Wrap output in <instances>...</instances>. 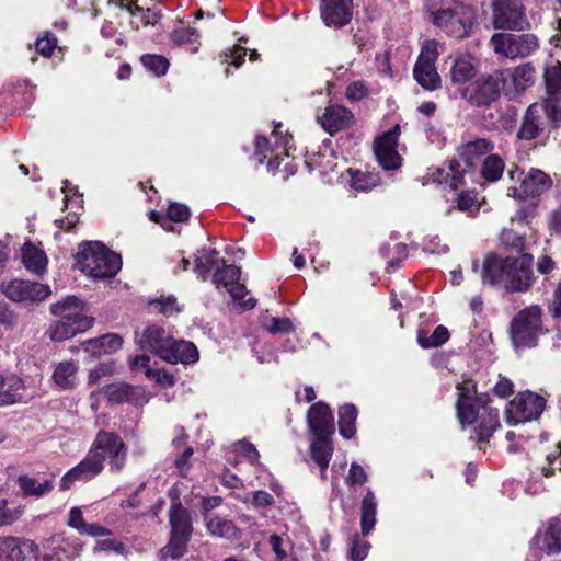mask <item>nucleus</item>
Wrapping results in <instances>:
<instances>
[{"instance_id":"nucleus-34","label":"nucleus","mask_w":561,"mask_h":561,"mask_svg":"<svg viewBox=\"0 0 561 561\" xmlns=\"http://www.w3.org/2000/svg\"><path fill=\"white\" fill-rule=\"evenodd\" d=\"M22 262L25 268L33 274L42 275L46 272L47 256L45 252L31 243L22 248Z\"/></svg>"},{"instance_id":"nucleus-21","label":"nucleus","mask_w":561,"mask_h":561,"mask_svg":"<svg viewBox=\"0 0 561 561\" xmlns=\"http://www.w3.org/2000/svg\"><path fill=\"white\" fill-rule=\"evenodd\" d=\"M26 548L34 554L38 552V546L31 540L14 536H1L0 561H26Z\"/></svg>"},{"instance_id":"nucleus-44","label":"nucleus","mask_w":561,"mask_h":561,"mask_svg":"<svg viewBox=\"0 0 561 561\" xmlns=\"http://www.w3.org/2000/svg\"><path fill=\"white\" fill-rule=\"evenodd\" d=\"M135 388L127 383H114L104 387L103 393L112 403L129 402L135 397Z\"/></svg>"},{"instance_id":"nucleus-40","label":"nucleus","mask_w":561,"mask_h":561,"mask_svg":"<svg viewBox=\"0 0 561 561\" xmlns=\"http://www.w3.org/2000/svg\"><path fill=\"white\" fill-rule=\"evenodd\" d=\"M535 468L546 478L552 477L557 470L561 471V444H557L543 459L537 460Z\"/></svg>"},{"instance_id":"nucleus-11","label":"nucleus","mask_w":561,"mask_h":561,"mask_svg":"<svg viewBox=\"0 0 561 561\" xmlns=\"http://www.w3.org/2000/svg\"><path fill=\"white\" fill-rule=\"evenodd\" d=\"M90 448L94 453H102L104 458H108L111 472L118 473L125 468L128 449L118 434L101 430Z\"/></svg>"},{"instance_id":"nucleus-4","label":"nucleus","mask_w":561,"mask_h":561,"mask_svg":"<svg viewBox=\"0 0 561 561\" xmlns=\"http://www.w3.org/2000/svg\"><path fill=\"white\" fill-rule=\"evenodd\" d=\"M474 12L471 5L460 1L444 4L431 13V22L448 36L461 39L469 35Z\"/></svg>"},{"instance_id":"nucleus-38","label":"nucleus","mask_w":561,"mask_h":561,"mask_svg":"<svg viewBox=\"0 0 561 561\" xmlns=\"http://www.w3.org/2000/svg\"><path fill=\"white\" fill-rule=\"evenodd\" d=\"M206 526L208 531L216 537L225 538L227 540H236L240 537V530L233 522L221 517H213L208 519Z\"/></svg>"},{"instance_id":"nucleus-43","label":"nucleus","mask_w":561,"mask_h":561,"mask_svg":"<svg viewBox=\"0 0 561 561\" xmlns=\"http://www.w3.org/2000/svg\"><path fill=\"white\" fill-rule=\"evenodd\" d=\"M148 306L152 313H159L167 317L179 313L181 311L176 298L173 295H169L167 297L160 296L159 298H149Z\"/></svg>"},{"instance_id":"nucleus-31","label":"nucleus","mask_w":561,"mask_h":561,"mask_svg":"<svg viewBox=\"0 0 561 561\" xmlns=\"http://www.w3.org/2000/svg\"><path fill=\"white\" fill-rule=\"evenodd\" d=\"M16 483L26 497H43L53 490V479L39 480L27 474L19 476Z\"/></svg>"},{"instance_id":"nucleus-3","label":"nucleus","mask_w":561,"mask_h":561,"mask_svg":"<svg viewBox=\"0 0 561 561\" xmlns=\"http://www.w3.org/2000/svg\"><path fill=\"white\" fill-rule=\"evenodd\" d=\"M546 332L542 324V309L537 305L517 312L510 323V336L515 348L536 347L539 336Z\"/></svg>"},{"instance_id":"nucleus-17","label":"nucleus","mask_w":561,"mask_h":561,"mask_svg":"<svg viewBox=\"0 0 561 561\" xmlns=\"http://www.w3.org/2000/svg\"><path fill=\"white\" fill-rule=\"evenodd\" d=\"M400 126L383 133L375 140L374 151L379 165L386 170H397L401 167V157L397 151Z\"/></svg>"},{"instance_id":"nucleus-46","label":"nucleus","mask_w":561,"mask_h":561,"mask_svg":"<svg viewBox=\"0 0 561 561\" xmlns=\"http://www.w3.org/2000/svg\"><path fill=\"white\" fill-rule=\"evenodd\" d=\"M76 373L77 366L73 363L64 362L56 367L53 374V379L55 383L61 389H69L75 385Z\"/></svg>"},{"instance_id":"nucleus-2","label":"nucleus","mask_w":561,"mask_h":561,"mask_svg":"<svg viewBox=\"0 0 561 561\" xmlns=\"http://www.w3.org/2000/svg\"><path fill=\"white\" fill-rule=\"evenodd\" d=\"M77 264L84 274L103 279L114 277L118 273L122 259L102 242L84 241L80 244Z\"/></svg>"},{"instance_id":"nucleus-13","label":"nucleus","mask_w":561,"mask_h":561,"mask_svg":"<svg viewBox=\"0 0 561 561\" xmlns=\"http://www.w3.org/2000/svg\"><path fill=\"white\" fill-rule=\"evenodd\" d=\"M0 290L11 301L21 304L39 302L51 294L48 285L18 278L2 282Z\"/></svg>"},{"instance_id":"nucleus-35","label":"nucleus","mask_w":561,"mask_h":561,"mask_svg":"<svg viewBox=\"0 0 561 561\" xmlns=\"http://www.w3.org/2000/svg\"><path fill=\"white\" fill-rule=\"evenodd\" d=\"M377 514V500L375 493L368 489L360 504L362 534L367 536L375 527Z\"/></svg>"},{"instance_id":"nucleus-32","label":"nucleus","mask_w":561,"mask_h":561,"mask_svg":"<svg viewBox=\"0 0 561 561\" xmlns=\"http://www.w3.org/2000/svg\"><path fill=\"white\" fill-rule=\"evenodd\" d=\"M500 72H506L505 84L511 79L516 92L525 91L534 83L535 68L530 62L519 65L514 69H501Z\"/></svg>"},{"instance_id":"nucleus-63","label":"nucleus","mask_w":561,"mask_h":561,"mask_svg":"<svg viewBox=\"0 0 561 561\" xmlns=\"http://www.w3.org/2000/svg\"><path fill=\"white\" fill-rule=\"evenodd\" d=\"M367 95V88L362 81L352 82L346 89V96L352 101L362 100Z\"/></svg>"},{"instance_id":"nucleus-16","label":"nucleus","mask_w":561,"mask_h":561,"mask_svg":"<svg viewBox=\"0 0 561 561\" xmlns=\"http://www.w3.org/2000/svg\"><path fill=\"white\" fill-rule=\"evenodd\" d=\"M172 337L163 327L156 323L147 324L135 331V342L139 350L152 353L161 359H163Z\"/></svg>"},{"instance_id":"nucleus-28","label":"nucleus","mask_w":561,"mask_h":561,"mask_svg":"<svg viewBox=\"0 0 561 561\" xmlns=\"http://www.w3.org/2000/svg\"><path fill=\"white\" fill-rule=\"evenodd\" d=\"M169 522L171 526V535L191 540L193 533L191 515L181 503L171 505L169 510Z\"/></svg>"},{"instance_id":"nucleus-59","label":"nucleus","mask_w":561,"mask_h":561,"mask_svg":"<svg viewBox=\"0 0 561 561\" xmlns=\"http://www.w3.org/2000/svg\"><path fill=\"white\" fill-rule=\"evenodd\" d=\"M115 371V364L113 360L99 364L89 376L90 383H96L103 376L112 375Z\"/></svg>"},{"instance_id":"nucleus-50","label":"nucleus","mask_w":561,"mask_h":561,"mask_svg":"<svg viewBox=\"0 0 561 561\" xmlns=\"http://www.w3.org/2000/svg\"><path fill=\"white\" fill-rule=\"evenodd\" d=\"M7 500H0V528L11 526L18 522L23 513L21 507H9Z\"/></svg>"},{"instance_id":"nucleus-56","label":"nucleus","mask_w":561,"mask_h":561,"mask_svg":"<svg viewBox=\"0 0 561 561\" xmlns=\"http://www.w3.org/2000/svg\"><path fill=\"white\" fill-rule=\"evenodd\" d=\"M265 328L272 334H285L294 331V324L288 318H272L271 323L266 324Z\"/></svg>"},{"instance_id":"nucleus-26","label":"nucleus","mask_w":561,"mask_h":561,"mask_svg":"<svg viewBox=\"0 0 561 561\" xmlns=\"http://www.w3.org/2000/svg\"><path fill=\"white\" fill-rule=\"evenodd\" d=\"M93 319H79L78 322L61 319L55 321L49 327V336L53 341L61 342L82 333L92 327Z\"/></svg>"},{"instance_id":"nucleus-25","label":"nucleus","mask_w":561,"mask_h":561,"mask_svg":"<svg viewBox=\"0 0 561 561\" xmlns=\"http://www.w3.org/2000/svg\"><path fill=\"white\" fill-rule=\"evenodd\" d=\"M198 358L199 353L193 342L172 337L163 360L171 364L182 363L188 365L196 363Z\"/></svg>"},{"instance_id":"nucleus-20","label":"nucleus","mask_w":561,"mask_h":561,"mask_svg":"<svg viewBox=\"0 0 561 561\" xmlns=\"http://www.w3.org/2000/svg\"><path fill=\"white\" fill-rule=\"evenodd\" d=\"M308 425L314 437L331 436L334 433V420L330 407L324 402L312 404L307 414Z\"/></svg>"},{"instance_id":"nucleus-58","label":"nucleus","mask_w":561,"mask_h":561,"mask_svg":"<svg viewBox=\"0 0 561 561\" xmlns=\"http://www.w3.org/2000/svg\"><path fill=\"white\" fill-rule=\"evenodd\" d=\"M190 217V209L183 204L173 203L168 208V218L171 221L183 222Z\"/></svg>"},{"instance_id":"nucleus-22","label":"nucleus","mask_w":561,"mask_h":561,"mask_svg":"<svg viewBox=\"0 0 561 561\" xmlns=\"http://www.w3.org/2000/svg\"><path fill=\"white\" fill-rule=\"evenodd\" d=\"M511 256L502 257L494 253H489L482 264L480 276L482 283L489 286H503L506 270Z\"/></svg>"},{"instance_id":"nucleus-5","label":"nucleus","mask_w":561,"mask_h":561,"mask_svg":"<svg viewBox=\"0 0 561 561\" xmlns=\"http://www.w3.org/2000/svg\"><path fill=\"white\" fill-rule=\"evenodd\" d=\"M507 175L514 184L507 187L506 194L516 201L536 199L548 192L553 181L540 169L531 168L524 173L518 168L507 171Z\"/></svg>"},{"instance_id":"nucleus-47","label":"nucleus","mask_w":561,"mask_h":561,"mask_svg":"<svg viewBox=\"0 0 561 561\" xmlns=\"http://www.w3.org/2000/svg\"><path fill=\"white\" fill-rule=\"evenodd\" d=\"M380 183L378 173L356 171L352 176V186L356 191H369Z\"/></svg>"},{"instance_id":"nucleus-12","label":"nucleus","mask_w":561,"mask_h":561,"mask_svg":"<svg viewBox=\"0 0 561 561\" xmlns=\"http://www.w3.org/2000/svg\"><path fill=\"white\" fill-rule=\"evenodd\" d=\"M492 24L496 30H523L528 25L524 5L519 0H494Z\"/></svg>"},{"instance_id":"nucleus-15","label":"nucleus","mask_w":561,"mask_h":561,"mask_svg":"<svg viewBox=\"0 0 561 561\" xmlns=\"http://www.w3.org/2000/svg\"><path fill=\"white\" fill-rule=\"evenodd\" d=\"M104 469V456L91 448L87 456L73 468L68 470L60 480V490H68L76 481H90Z\"/></svg>"},{"instance_id":"nucleus-53","label":"nucleus","mask_w":561,"mask_h":561,"mask_svg":"<svg viewBox=\"0 0 561 561\" xmlns=\"http://www.w3.org/2000/svg\"><path fill=\"white\" fill-rule=\"evenodd\" d=\"M368 480L365 469L357 462H352L348 473L345 478V483L350 488H357L364 485Z\"/></svg>"},{"instance_id":"nucleus-48","label":"nucleus","mask_w":561,"mask_h":561,"mask_svg":"<svg viewBox=\"0 0 561 561\" xmlns=\"http://www.w3.org/2000/svg\"><path fill=\"white\" fill-rule=\"evenodd\" d=\"M141 62L145 68L159 77L165 75L170 66L169 60L161 55H144Z\"/></svg>"},{"instance_id":"nucleus-45","label":"nucleus","mask_w":561,"mask_h":561,"mask_svg":"<svg viewBox=\"0 0 561 561\" xmlns=\"http://www.w3.org/2000/svg\"><path fill=\"white\" fill-rule=\"evenodd\" d=\"M241 275L240 267L236 265H227L225 261L214 272L213 282L217 286L222 285L226 288L239 280Z\"/></svg>"},{"instance_id":"nucleus-19","label":"nucleus","mask_w":561,"mask_h":561,"mask_svg":"<svg viewBox=\"0 0 561 561\" xmlns=\"http://www.w3.org/2000/svg\"><path fill=\"white\" fill-rule=\"evenodd\" d=\"M321 19L330 27H343L352 21L353 0H321Z\"/></svg>"},{"instance_id":"nucleus-55","label":"nucleus","mask_w":561,"mask_h":561,"mask_svg":"<svg viewBox=\"0 0 561 561\" xmlns=\"http://www.w3.org/2000/svg\"><path fill=\"white\" fill-rule=\"evenodd\" d=\"M93 550L95 552L114 551L118 554H123L125 551V545L119 540L106 537L104 539H99L95 542Z\"/></svg>"},{"instance_id":"nucleus-24","label":"nucleus","mask_w":561,"mask_h":561,"mask_svg":"<svg viewBox=\"0 0 561 561\" xmlns=\"http://www.w3.org/2000/svg\"><path fill=\"white\" fill-rule=\"evenodd\" d=\"M478 66L471 55L457 56L451 64L447 79L457 88L463 87L476 77Z\"/></svg>"},{"instance_id":"nucleus-57","label":"nucleus","mask_w":561,"mask_h":561,"mask_svg":"<svg viewBox=\"0 0 561 561\" xmlns=\"http://www.w3.org/2000/svg\"><path fill=\"white\" fill-rule=\"evenodd\" d=\"M370 545L362 540L357 535L353 538L352 548H351V558L353 561H363L369 550Z\"/></svg>"},{"instance_id":"nucleus-64","label":"nucleus","mask_w":561,"mask_h":561,"mask_svg":"<svg viewBox=\"0 0 561 561\" xmlns=\"http://www.w3.org/2000/svg\"><path fill=\"white\" fill-rule=\"evenodd\" d=\"M81 535L100 538V537H110L112 536V530L101 526L99 524H88L83 528V530L80 533Z\"/></svg>"},{"instance_id":"nucleus-49","label":"nucleus","mask_w":561,"mask_h":561,"mask_svg":"<svg viewBox=\"0 0 561 561\" xmlns=\"http://www.w3.org/2000/svg\"><path fill=\"white\" fill-rule=\"evenodd\" d=\"M171 39L175 45H198L199 34L193 27H179L171 33Z\"/></svg>"},{"instance_id":"nucleus-41","label":"nucleus","mask_w":561,"mask_h":561,"mask_svg":"<svg viewBox=\"0 0 561 561\" xmlns=\"http://www.w3.org/2000/svg\"><path fill=\"white\" fill-rule=\"evenodd\" d=\"M329 437L330 436L314 437V440L310 445L311 458L319 467H328L330 463L333 447Z\"/></svg>"},{"instance_id":"nucleus-36","label":"nucleus","mask_w":561,"mask_h":561,"mask_svg":"<svg viewBox=\"0 0 561 561\" xmlns=\"http://www.w3.org/2000/svg\"><path fill=\"white\" fill-rule=\"evenodd\" d=\"M538 110L535 105H530L524 117L522 126L518 130V138L522 140H533L537 138L540 131L543 129L540 123V117L537 114Z\"/></svg>"},{"instance_id":"nucleus-61","label":"nucleus","mask_w":561,"mask_h":561,"mask_svg":"<svg viewBox=\"0 0 561 561\" xmlns=\"http://www.w3.org/2000/svg\"><path fill=\"white\" fill-rule=\"evenodd\" d=\"M237 450L243 455L251 463H256L259 461L260 454L253 444L245 440H240L237 445Z\"/></svg>"},{"instance_id":"nucleus-62","label":"nucleus","mask_w":561,"mask_h":561,"mask_svg":"<svg viewBox=\"0 0 561 561\" xmlns=\"http://www.w3.org/2000/svg\"><path fill=\"white\" fill-rule=\"evenodd\" d=\"M146 375L150 379H154L157 382H160L163 386H173L174 377L170 373L165 370H157L148 368L146 370Z\"/></svg>"},{"instance_id":"nucleus-27","label":"nucleus","mask_w":561,"mask_h":561,"mask_svg":"<svg viewBox=\"0 0 561 561\" xmlns=\"http://www.w3.org/2000/svg\"><path fill=\"white\" fill-rule=\"evenodd\" d=\"M55 317L78 322L79 319H92L87 314L85 304L76 296H67L50 306Z\"/></svg>"},{"instance_id":"nucleus-7","label":"nucleus","mask_w":561,"mask_h":561,"mask_svg":"<svg viewBox=\"0 0 561 561\" xmlns=\"http://www.w3.org/2000/svg\"><path fill=\"white\" fill-rule=\"evenodd\" d=\"M494 144L485 138H477L472 141L460 145L457 153L460 160L449 161V169L453 172L450 187L457 190L463 175L471 171L480 158L486 153H491Z\"/></svg>"},{"instance_id":"nucleus-42","label":"nucleus","mask_w":561,"mask_h":561,"mask_svg":"<svg viewBox=\"0 0 561 561\" xmlns=\"http://www.w3.org/2000/svg\"><path fill=\"white\" fill-rule=\"evenodd\" d=\"M188 541V539L170 534L168 543L159 552L161 560H178L182 558L187 551Z\"/></svg>"},{"instance_id":"nucleus-60","label":"nucleus","mask_w":561,"mask_h":561,"mask_svg":"<svg viewBox=\"0 0 561 561\" xmlns=\"http://www.w3.org/2000/svg\"><path fill=\"white\" fill-rule=\"evenodd\" d=\"M68 526L76 529L79 534L83 530L87 522L80 507H72L68 514Z\"/></svg>"},{"instance_id":"nucleus-29","label":"nucleus","mask_w":561,"mask_h":561,"mask_svg":"<svg viewBox=\"0 0 561 561\" xmlns=\"http://www.w3.org/2000/svg\"><path fill=\"white\" fill-rule=\"evenodd\" d=\"M24 382L16 375L0 376V405H9L24 400Z\"/></svg>"},{"instance_id":"nucleus-39","label":"nucleus","mask_w":561,"mask_h":561,"mask_svg":"<svg viewBox=\"0 0 561 561\" xmlns=\"http://www.w3.org/2000/svg\"><path fill=\"white\" fill-rule=\"evenodd\" d=\"M357 419V410L356 407L352 403L344 404L340 408L339 411V431L340 434L346 438L351 439L356 434L355 422Z\"/></svg>"},{"instance_id":"nucleus-10","label":"nucleus","mask_w":561,"mask_h":561,"mask_svg":"<svg viewBox=\"0 0 561 561\" xmlns=\"http://www.w3.org/2000/svg\"><path fill=\"white\" fill-rule=\"evenodd\" d=\"M437 48L438 43L436 41H426L413 68L414 79L421 87L430 91L438 89L442 82L435 67L438 57Z\"/></svg>"},{"instance_id":"nucleus-18","label":"nucleus","mask_w":561,"mask_h":561,"mask_svg":"<svg viewBox=\"0 0 561 561\" xmlns=\"http://www.w3.org/2000/svg\"><path fill=\"white\" fill-rule=\"evenodd\" d=\"M534 550L548 554H557L561 551V523L558 518L549 519L530 541Z\"/></svg>"},{"instance_id":"nucleus-30","label":"nucleus","mask_w":561,"mask_h":561,"mask_svg":"<svg viewBox=\"0 0 561 561\" xmlns=\"http://www.w3.org/2000/svg\"><path fill=\"white\" fill-rule=\"evenodd\" d=\"M123 339L116 333H107L96 339L85 341L82 346L84 352L93 356L113 353L122 347Z\"/></svg>"},{"instance_id":"nucleus-54","label":"nucleus","mask_w":561,"mask_h":561,"mask_svg":"<svg viewBox=\"0 0 561 561\" xmlns=\"http://www.w3.org/2000/svg\"><path fill=\"white\" fill-rule=\"evenodd\" d=\"M245 55L247 49L244 47L234 45L231 49L222 53L220 58L224 64H231L239 68L243 64Z\"/></svg>"},{"instance_id":"nucleus-51","label":"nucleus","mask_w":561,"mask_h":561,"mask_svg":"<svg viewBox=\"0 0 561 561\" xmlns=\"http://www.w3.org/2000/svg\"><path fill=\"white\" fill-rule=\"evenodd\" d=\"M57 46V38L54 34L46 32L43 36L38 37L34 43L36 53L45 58L53 55Z\"/></svg>"},{"instance_id":"nucleus-23","label":"nucleus","mask_w":561,"mask_h":561,"mask_svg":"<svg viewBox=\"0 0 561 561\" xmlns=\"http://www.w3.org/2000/svg\"><path fill=\"white\" fill-rule=\"evenodd\" d=\"M353 113L342 105H330L325 108L322 116L318 121L325 131L333 135L340 130L347 128L353 122Z\"/></svg>"},{"instance_id":"nucleus-6","label":"nucleus","mask_w":561,"mask_h":561,"mask_svg":"<svg viewBox=\"0 0 561 561\" xmlns=\"http://www.w3.org/2000/svg\"><path fill=\"white\" fill-rule=\"evenodd\" d=\"M506 72L482 73L461 89V96L472 106L488 107L501 96Z\"/></svg>"},{"instance_id":"nucleus-8","label":"nucleus","mask_w":561,"mask_h":561,"mask_svg":"<svg viewBox=\"0 0 561 561\" xmlns=\"http://www.w3.org/2000/svg\"><path fill=\"white\" fill-rule=\"evenodd\" d=\"M546 409V399L533 391L518 392L505 410L508 425H517L539 419Z\"/></svg>"},{"instance_id":"nucleus-37","label":"nucleus","mask_w":561,"mask_h":561,"mask_svg":"<svg viewBox=\"0 0 561 561\" xmlns=\"http://www.w3.org/2000/svg\"><path fill=\"white\" fill-rule=\"evenodd\" d=\"M504 170V160L499 154L490 153L481 164L480 175L485 182L495 183L503 176Z\"/></svg>"},{"instance_id":"nucleus-14","label":"nucleus","mask_w":561,"mask_h":561,"mask_svg":"<svg viewBox=\"0 0 561 561\" xmlns=\"http://www.w3.org/2000/svg\"><path fill=\"white\" fill-rule=\"evenodd\" d=\"M531 266L533 256L530 254L511 257L502 287L507 293L527 291L534 279Z\"/></svg>"},{"instance_id":"nucleus-33","label":"nucleus","mask_w":561,"mask_h":561,"mask_svg":"<svg viewBox=\"0 0 561 561\" xmlns=\"http://www.w3.org/2000/svg\"><path fill=\"white\" fill-rule=\"evenodd\" d=\"M218 252L211 248H203L195 254L194 272L202 278L206 279L214 268L220 266L224 262L222 259L217 257Z\"/></svg>"},{"instance_id":"nucleus-9","label":"nucleus","mask_w":561,"mask_h":561,"mask_svg":"<svg viewBox=\"0 0 561 561\" xmlns=\"http://www.w3.org/2000/svg\"><path fill=\"white\" fill-rule=\"evenodd\" d=\"M494 51L510 59L526 58L539 48V41L531 33H496L491 37Z\"/></svg>"},{"instance_id":"nucleus-52","label":"nucleus","mask_w":561,"mask_h":561,"mask_svg":"<svg viewBox=\"0 0 561 561\" xmlns=\"http://www.w3.org/2000/svg\"><path fill=\"white\" fill-rule=\"evenodd\" d=\"M545 80L547 84V92L550 95L557 94L561 91V66H553L546 69Z\"/></svg>"},{"instance_id":"nucleus-1","label":"nucleus","mask_w":561,"mask_h":561,"mask_svg":"<svg viewBox=\"0 0 561 561\" xmlns=\"http://www.w3.org/2000/svg\"><path fill=\"white\" fill-rule=\"evenodd\" d=\"M473 388L474 385L470 382L459 385L457 415L462 425L477 423L469 439L474 440L481 449L482 444L489 443L493 433L500 427L499 409L491 407L488 394L472 398L470 393Z\"/></svg>"}]
</instances>
